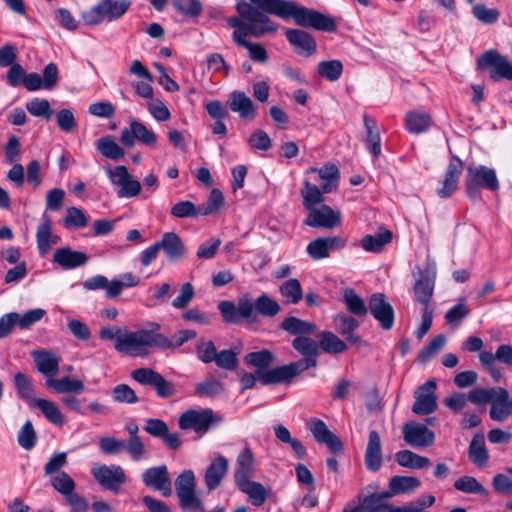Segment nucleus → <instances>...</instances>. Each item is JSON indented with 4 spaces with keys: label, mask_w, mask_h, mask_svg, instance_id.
Returning a JSON list of instances; mask_svg holds the SVG:
<instances>
[{
    "label": "nucleus",
    "mask_w": 512,
    "mask_h": 512,
    "mask_svg": "<svg viewBox=\"0 0 512 512\" xmlns=\"http://www.w3.org/2000/svg\"><path fill=\"white\" fill-rule=\"evenodd\" d=\"M255 7L281 19L293 18L302 27H310L319 31L333 32L336 23L333 18L316 10L298 6L294 1L286 0H250Z\"/></svg>",
    "instance_id": "f257e3e1"
},
{
    "label": "nucleus",
    "mask_w": 512,
    "mask_h": 512,
    "mask_svg": "<svg viewBox=\"0 0 512 512\" xmlns=\"http://www.w3.org/2000/svg\"><path fill=\"white\" fill-rule=\"evenodd\" d=\"M236 10L239 17H231L228 19V25L235 29L233 32V40L235 34L240 32L244 39L247 35L261 37L266 33H273L277 27L267 16L263 10L255 7L252 3L240 1L236 4Z\"/></svg>",
    "instance_id": "f03ea898"
},
{
    "label": "nucleus",
    "mask_w": 512,
    "mask_h": 512,
    "mask_svg": "<svg viewBox=\"0 0 512 512\" xmlns=\"http://www.w3.org/2000/svg\"><path fill=\"white\" fill-rule=\"evenodd\" d=\"M158 346H163V339L160 337V333L152 329L129 331L125 328L114 344V348L118 352L133 356L146 355L149 348H158Z\"/></svg>",
    "instance_id": "7ed1b4c3"
},
{
    "label": "nucleus",
    "mask_w": 512,
    "mask_h": 512,
    "mask_svg": "<svg viewBox=\"0 0 512 512\" xmlns=\"http://www.w3.org/2000/svg\"><path fill=\"white\" fill-rule=\"evenodd\" d=\"M130 6V0H100L95 6L82 13V19L89 26L114 22L122 18Z\"/></svg>",
    "instance_id": "20e7f679"
},
{
    "label": "nucleus",
    "mask_w": 512,
    "mask_h": 512,
    "mask_svg": "<svg viewBox=\"0 0 512 512\" xmlns=\"http://www.w3.org/2000/svg\"><path fill=\"white\" fill-rule=\"evenodd\" d=\"M175 492L179 505L186 512H204V503L196 495V479L192 470H184L175 480Z\"/></svg>",
    "instance_id": "39448f33"
},
{
    "label": "nucleus",
    "mask_w": 512,
    "mask_h": 512,
    "mask_svg": "<svg viewBox=\"0 0 512 512\" xmlns=\"http://www.w3.org/2000/svg\"><path fill=\"white\" fill-rule=\"evenodd\" d=\"M476 69L487 73L495 82L512 81V63L495 49L485 51L476 59Z\"/></svg>",
    "instance_id": "423d86ee"
},
{
    "label": "nucleus",
    "mask_w": 512,
    "mask_h": 512,
    "mask_svg": "<svg viewBox=\"0 0 512 512\" xmlns=\"http://www.w3.org/2000/svg\"><path fill=\"white\" fill-rule=\"evenodd\" d=\"M466 192L469 197H477L480 188L495 191L499 188V182L495 171L486 166H469L465 178Z\"/></svg>",
    "instance_id": "0eeeda50"
},
{
    "label": "nucleus",
    "mask_w": 512,
    "mask_h": 512,
    "mask_svg": "<svg viewBox=\"0 0 512 512\" xmlns=\"http://www.w3.org/2000/svg\"><path fill=\"white\" fill-rule=\"evenodd\" d=\"M131 378L141 385L153 387L159 398H170L176 394L174 384L151 368H137L131 372Z\"/></svg>",
    "instance_id": "6e6552de"
},
{
    "label": "nucleus",
    "mask_w": 512,
    "mask_h": 512,
    "mask_svg": "<svg viewBox=\"0 0 512 512\" xmlns=\"http://www.w3.org/2000/svg\"><path fill=\"white\" fill-rule=\"evenodd\" d=\"M216 422L214 412L210 408L196 410L189 409L178 418V425L182 430H193L197 434H205Z\"/></svg>",
    "instance_id": "1a4fd4ad"
},
{
    "label": "nucleus",
    "mask_w": 512,
    "mask_h": 512,
    "mask_svg": "<svg viewBox=\"0 0 512 512\" xmlns=\"http://www.w3.org/2000/svg\"><path fill=\"white\" fill-rule=\"evenodd\" d=\"M136 141L154 148L157 144V135L148 129L142 122L131 119L129 127L122 129L120 134V142L128 148L135 145Z\"/></svg>",
    "instance_id": "9d476101"
},
{
    "label": "nucleus",
    "mask_w": 512,
    "mask_h": 512,
    "mask_svg": "<svg viewBox=\"0 0 512 512\" xmlns=\"http://www.w3.org/2000/svg\"><path fill=\"white\" fill-rule=\"evenodd\" d=\"M91 474L105 489L118 493L126 481L124 470L119 465L98 464L92 467Z\"/></svg>",
    "instance_id": "9b49d317"
},
{
    "label": "nucleus",
    "mask_w": 512,
    "mask_h": 512,
    "mask_svg": "<svg viewBox=\"0 0 512 512\" xmlns=\"http://www.w3.org/2000/svg\"><path fill=\"white\" fill-rule=\"evenodd\" d=\"M437 383L434 379L428 380L414 392L415 402L412 412L416 415H429L437 409Z\"/></svg>",
    "instance_id": "f8f14e48"
},
{
    "label": "nucleus",
    "mask_w": 512,
    "mask_h": 512,
    "mask_svg": "<svg viewBox=\"0 0 512 512\" xmlns=\"http://www.w3.org/2000/svg\"><path fill=\"white\" fill-rule=\"evenodd\" d=\"M141 479L146 487L161 492L165 497L172 494V482L166 465L150 467L144 470Z\"/></svg>",
    "instance_id": "ddd939ff"
},
{
    "label": "nucleus",
    "mask_w": 512,
    "mask_h": 512,
    "mask_svg": "<svg viewBox=\"0 0 512 512\" xmlns=\"http://www.w3.org/2000/svg\"><path fill=\"white\" fill-rule=\"evenodd\" d=\"M302 364L296 361L258 373V379L263 385L290 383L303 372Z\"/></svg>",
    "instance_id": "4468645a"
},
{
    "label": "nucleus",
    "mask_w": 512,
    "mask_h": 512,
    "mask_svg": "<svg viewBox=\"0 0 512 512\" xmlns=\"http://www.w3.org/2000/svg\"><path fill=\"white\" fill-rule=\"evenodd\" d=\"M368 309L383 329L390 330L393 327L394 309L384 294L375 293L371 295Z\"/></svg>",
    "instance_id": "2eb2a0df"
},
{
    "label": "nucleus",
    "mask_w": 512,
    "mask_h": 512,
    "mask_svg": "<svg viewBox=\"0 0 512 512\" xmlns=\"http://www.w3.org/2000/svg\"><path fill=\"white\" fill-rule=\"evenodd\" d=\"M308 212V216L305 219L307 226L332 229L341 223V213L334 211L328 205L311 208Z\"/></svg>",
    "instance_id": "dca6fc26"
},
{
    "label": "nucleus",
    "mask_w": 512,
    "mask_h": 512,
    "mask_svg": "<svg viewBox=\"0 0 512 512\" xmlns=\"http://www.w3.org/2000/svg\"><path fill=\"white\" fill-rule=\"evenodd\" d=\"M403 438L415 448H425L434 443L435 435L426 425L409 422L403 426Z\"/></svg>",
    "instance_id": "f3484780"
},
{
    "label": "nucleus",
    "mask_w": 512,
    "mask_h": 512,
    "mask_svg": "<svg viewBox=\"0 0 512 512\" xmlns=\"http://www.w3.org/2000/svg\"><path fill=\"white\" fill-rule=\"evenodd\" d=\"M308 427L317 442L325 444L332 453H342L343 444L340 438L331 432L322 420L314 418Z\"/></svg>",
    "instance_id": "a211bd4d"
},
{
    "label": "nucleus",
    "mask_w": 512,
    "mask_h": 512,
    "mask_svg": "<svg viewBox=\"0 0 512 512\" xmlns=\"http://www.w3.org/2000/svg\"><path fill=\"white\" fill-rule=\"evenodd\" d=\"M292 346L303 356L302 359L296 362L302 364L304 371L317 366L319 343L309 337L298 336L292 341Z\"/></svg>",
    "instance_id": "6ab92c4d"
},
{
    "label": "nucleus",
    "mask_w": 512,
    "mask_h": 512,
    "mask_svg": "<svg viewBox=\"0 0 512 512\" xmlns=\"http://www.w3.org/2000/svg\"><path fill=\"white\" fill-rule=\"evenodd\" d=\"M346 241L340 236L317 238L307 245V253L314 260L329 257L330 251L344 248Z\"/></svg>",
    "instance_id": "aec40b11"
},
{
    "label": "nucleus",
    "mask_w": 512,
    "mask_h": 512,
    "mask_svg": "<svg viewBox=\"0 0 512 512\" xmlns=\"http://www.w3.org/2000/svg\"><path fill=\"white\" fill-rule=\"evenodd\" d=\"M227 104L244 121H252L257 116V108L252 99L243 91L235 90L229 94Z\"/></svg>",
    "instance_id": "412c9836"
},
{
    "label": "nucleus",
    "mask_w": 512,
    "mask_h": 512,
    "mask_svg": "<svg viewBox=\"0 0 512 512\" xmlns=\"http://www.w3.org/2000/svg\"><path fill=\"white\" fill-rule=\"evenodd\" d=\"M462 171V161L459 157L452 156L444 174L442 186L437 190V195L440 198H448L456 191Z\"/></svg>",
    "instance_id": "4be33fe9"
},
{
    "label": "nucleus",
    "mask_w": 512,
    "mask_h": 512,
    "mask_svg": "<svg viewBox=\"0 0 512 512\" xmlns=\"http://www.w3.org/2000/svg\"><path fill=\"white\" fill-rule=\"evenodd\" d=\"M160 250L162 249L169 262L181 260L187 255V248L178 234L165 232L160 241H157Z\"/></svg>",
    "instance_id": "5701e85b"
},
{
    "label": "nucleus",
    "mask_w": 512,
    "mask_h": 512,
    "mask_svg": "<svg viewBox=\"0 0 512 512\" xmlns=\"http://www.w3.org/2000/svg\"><path fill=\"white\" fill-rule=\"evenodd\" d=\"M59 240L60 237L52 233L50 216L44 213L36 231V242L39 254L41 256L47 255L51 247L57 244Z\"/></svg>",
    "instance_id": "b1692460"
},
{
    "label": "nucleus",
    "mask_w": 512,
    "mask_h": 512,
    "mask_svg": "<svg viewBox=\"0 0 512 512\" xmlns=\"http://www.w3.org/2000/svg\"><path fill=\"white\" fill-rule=\"evenodd\" d=\"M228 468L229 462L224 456L218 455L212 460L204 475L205 485L210 491L220 486L228 472Z\"/></svg>",
    "instance_id": "393cba45"
},
{
    "label": "nucleus",
    "mask_w": 512,
    "mask_h": 512,
    "mask_svg": "<svg viewBox=\"0 0 512 512\" xmlns=\"http://www.w3.org/2000/svg\"><path fill=\"white\" fill-rule=\"evenodd\" d=\"M435 275L421 273L419 279L413 286L414 297L417 302L423 305V308H433L431 299L434 292Z\"/></svg>",
    "instance_id": "a878e982"
},
{
    "label": "nucleus",
    "mask_w": 512,
    "mask_h": 512,
    "mask_svg": "<svg viewBox=\"0 0 512 512\" xmlns=\"http://www.w3.org/2000/svg\"><path fill=\"white\" fill-rule=\"evenodd\" d=\"M31 355L37 370L46 377L53 378L59 371L60 357L45 350H33Z\"/></svg>",
    "instance_id": "bb28decb"
},
{
    "label": "nucleus",
    "mask_w": 512,
    "mask_h": 512,
    "mask_svg": "<svg viewBox=\"0 0 512 512\" xmlns=\"http://www.w3.org/2000/svg\"><path fill=\"white\" fill-rule=\"evenodd\" d=\"M53 261L64 269H74L87 263L88 257L81 251L62 247L55 250Z\"/></svg>",
    "instance_id": "cd10ccee"
},
{
    "label": "nucleus",
    "mask_w": 512,
    "mask_h": 512,
    "mask_svg": "<svg viewBox=\"0 0 512 512\" xmlns=\"http://www.w3.org/2000/svg\"><path fill=\"white\" fill-rule=\"evenodd\" d=\"M365 465L369 471L376 472L382 465L381 439L377 431L369 432L368 443L365 450Z\"/></svg>",
    "instance_id": "c85d7f7f"
},
{
    "label": "nucleus",
    "mask_w": 512,
    "mask_h": 512,
    "mask_svg": "<svg viewBox=\"0 0 512 512\" xmlns=\"http://www.w3.org/2000/svg\"><path fill=\"white\" fill-rule=\"evenodd\" d=\"M288 42L299 52L310 56L316 51V42L307 32L288 28L285 31Z\"/></svg>",
    "instance_id": "c756f323"
},
{
    "label": "nucleus",
    "mask_w": 512,
    "mask_h": 512,
    "mask_svg": "<svg viewBox=\"0 0 512 512\" xmlns=\"http://www.w3.org/2000/svg\"><path fill=\"white\" fill-rule=\"evenodd\" d=\"M254 471V458L249 448L243 449L237 457L234 480L236 485L251 480Z\"/></svg>",
    "instance_id": "7c9ffc66"
},
{
    "label": "nucleus",
    "mask_w": 512,
    "mask_h": 512,
    "mask_svg": "<svg viewBox=\"0 0 512 512\" xmlns=\"http://www.w3.org/2000/svg\"><path fill=\"white\" fill-rule=\"evenodd\" d=\"M509 398V393L505 388H475L468 394V400L473 404L491 403L492 400L505 401Z\"/></svg>",
    "instance_id": "2f4dec72"
},
{
    "label": "nucleus",
    "mask_w": 512,
    "mask_h": 512,
    "mask_svg": "<svg viewBox=\"0 0 512 512\" xmlns=\"http://www.w3.org/2000/svg\"><path fill=\"white\" fill-rule=\"evenodd\" d=\"M364 127L366 129L365 145L371 154L378 158L381 154V138L377 122L375 119L369 118L364 115L363 117Z\"/></svg>",
    "instance_id": "473e14b6"
},
{
    "label": "nucleus",
    "mask_w": 512,
    "mask_h": 512,
    "mask_svg": "<svg viewBox=\"0 0 512 512\" xmlns=\"http://www.w3.org/2000/svg\"><path fill=\"white\" fill-rule=\"evenodd\" d=\"M46 386L57 393L80 394L85 390L83 381L72 379L68 376L62 377L60 379L49 378L46 380Z\"/></svg>",
    "instance_id": "72a5a7b5"
},
{
    "label": "nucleus",
    "mask_w": 512,
    "mask_h": 512,
    "mask_svg": "<svg viewBox=\"0 0 512 512\" xmlns=\"http://www.w3.org/2000/svg\"><path fill=\"white\" fill-rule=\"evenodd\" d=\"M468 455L471 462L477 467H483L487 464L489 454L483 434L474 435L468 447Z\"/></svg>",
    "instance_id": "f704fd0d"
},
{
    "label": "nucleus",
    "mask_w": 512,
    "mask_h": 512,
    "mask_svg": "<svg viewBox=\"0 0 512 512\" xmlns=\"http://www.w3.org/2000/svg\"><path fill=\"white\" fill-rule=\"evenodd\" d=\"M280 328L287 333L298 337L313 334L316 330V325L312 322H308L294 316H289L281 322Z\"/></svg>",
    "instance_id": "c9c22d12"
},
{
    "label": "nucleus",
    "mask_w": 512,
    "mask_h": 512,
    "mask_svg": "<svg viewBox=\"0 0 512 512\" xmlns=\"http://www.w3.org/2000/svg\"><path fill=\"white\" fill-rule=\"evenodd\" d=\"M96 148L103 157L114 161H118L125 156V150L112 136H105L98 139L96 142Z\"/></svg>",
    "instance_id": "e433bc0d"
},
{
    "label": "nucleus",
    "mask_w": 512,
    "mask_h": 512,
    "mask_svg": "<svg viewBox=\"0 0 512 512\" xmlns=\"http://www.w3.org/2000/svg\"><path fill=\"white\" fill-rule=\"evenodd\" d=\"M405 121L407 130L414 134L427 131L432 124V119L429 114L415 111L408 112Z\"/></svg>",
    "instance_id": "4c0bfd02"
},
{
    "label": "nucleus",
    "mask_w": 512,
    "mask_h": 512,
    "mask_svg": "<svg viewBox=\"0 0 512 512\" xmlns=\"http://www.w3.org/2000/svg\"><path fill=\"white\" fill-rule=\"evenodd\" d=\"M31 407L38 408L45 418L54 425L61 426L64 423V416L60 409L50 400L39 398L34 400V404Z\"/></svg>",
    "instance_id": "58836bf2"
},
{
    "label": "nucleus",
    "mask_w": 512,
    "mask_h": 512,
    "mask_svg": "<svg viewBox=\"0 0 512 512\" xmlns=\"http://www.w3.org/2000/svg\"><path fill=\"white\" fill-rule=\"evenodd\" d=\"M396 462L406 468L422 469L430 464L427 457L418 455L410 450H401L395 454Z\"/></svg>",
    "instance_id": "ea45409f"
},
{
    "label": "nucleus",
    "mask_w": 512,
    "mask_h": 512,
    "mask_svg": "<svg viewBox=\"0 0 512 512\" xmlns=\"http://www.w3.org/2000/svg\"><path fill=\"white\" fill-rule=\"evenodd\" d=\"M237 487L241 492L249 496L255 506H261L268 497L267 490L259 482L249 480L244 483H240Z\"/></svg>",
    "instance_id": "a19ab883"
},
{
    "label": "nucleus",
    "mask_w": 512,
    "mask_h": 512,
    "mask_svg": "<svg viewBox=\"0 0 512 512\" xmlns=\"http://www.w3.org/2000/svg\"><path fill=\"white\" fill-rule=\"evenodd\" d=\"M454 488L457 491L466 494H476L480 496H488L489 491L472 476H461L454 482Z\"/></svg>",
    "instance_id": "79ce46f5"
},
{
    "label": "nucleus",
    "mask_w": 512,
    "mask_h": 512,
    "mask_svg": "<svg viewBox=\"0 0 512 512\" xmlns=\"http://www.w3.org/2000/svg\"><path fill=\"white\" fill-rule=\"evenodd\" d=\"M421 481L413 476H393L389 481V489L399 494H408L418 489Z\"/></svg>",
    "instance_id": "37998d69"
},
{
    "label": "nucleus",
    "mask_w": 512,
    "mask_h": 512,
    "mask_svg": "<svg viewBox=\"0 0 512 512\" xmlns=\"http://www.w3.org/2000/svg\"><path fill=\"white\" fill-rule=\"evenodd\" d=\"M279 292L289 304H297L303 298L301 284L296 278L284 281L279 287Z\"/></svg>",
    "instance_id": "c03bdc74"
},
{
    "label": "nucleus",
    "mask_w": 512,
    "mask_h": 512,
    "mask_svg": "<svg viewBox=\"0 0 512 512\" xmlns=\"http://www.w3.org/2000/svg\"><path fill=\"white\" fill-rule=\"evenodd\" d=\"M319 347L326 353L339 354L346 350L347 345L334 333L324 331L319 334Z\"/></svg>",
    "instance_id": "a18cd8bd"
},
{
    "label": "nucleus",
    "mask_w": 512,
    "mask_h": 512,
    "mask_svg": "<svg viewBox=\"0 0 512 512\" xmlns=\"http://www.w3.org/2000/svg\"><path fill=\"white\" fill-rule=\"evenodd\" d=\"M392 239V233L389 230H384L375 235H365L361 240V246L368 252H379L385 244L389 243Z\"/></svg>",
    "instance_id": "49530a36"
},
{
    "label": "nucleus",
    "mask_w": 512,
    "mask_h": 512,
    "mask_svg": "<svg viewBox=\"0 0 512 512\" xmlns=\"http://www.w3.org/2000/svg\"><path fill=\"white\" fill-rule=\"evenodd\" d=\"M319 178L324 182L322 191L324 193L332 192L338 185L339 169L335 164L327 163L318 170Z\"/></svg>",
    "instance_id": "de8ad7c7"
},
{
    "label": "nucleus",
    "mask_w": 512,
    "mask_h": 512,
    "mask_svg": "<svg viewBox=\"0 0 512 512\" xmlns=\"http://www.w3.org/2000/svg\"><path fill=\"white\" fill-rule=\"evenodd\" d=\"M322 188L310 183L309 181L304 182V188L301 190L303 198V205L309 211L311 208L317 207L324 200Z\"/></svg>",
    "instance_id": "09e8293b"
},
{
    "label": "nucleus",
    "mask_w": 512,
    "mask_h": 512,
    "mask_svg": "<svg viewBox=\"0 0 512 512\" xmlns=\"http://www.w3.org/2000/svg\"><path fill=\"white\" fill-rule=\"evenodd\" d=\"M14 382L19 397L25 400L31 407L34 404V400L38 399L34 397L35 390L32 381L25 374L19 372L15 375Z\"/></svg>",
    "instance_id": "8fccbe9b"
},
{
    "label": "nucleus",
    "mask_w": 512,
    "mask_h": 512,
    "mask_svg": "<svg viewBox=\"0 0 512 512\" xmlns=\"http://www.w3.org/2000/svg\"><path fill=\"white\" fill-rule=\"evenodd\" d=\"M274 359L275 357L273 353L266 349L257 352H251L245 356L246 364L257 368V375L260 371L268 370L267 368L274 362Z\"/></svg>",
    "instance_id": "3c124183"
},
{
    "label": "nucleus",
    "mask_w": 512,
    "mask_h": 512,
    "mask_svg": "<svg viewBox=\"0 0 512 512\" xmlns=\"http://www.w3.org/2000/svg\"><path fill=\"white\" fill-rule=\"evenodd\" d=\"M235 43L239 46L245 47L249 51V57L255 62L264 63L268 59V54L265 48L259 43H251L246 38L244 39L243 34L237 32L235 34Z\"/></svg>",
    "instance_id": "603ef678"
},
{
    "label": "nucleus",
    "mask_w": 512,
    "mask_h": 512,
    "mask_svg": "<svg viewBox=\"0 0 512 512\" xmlns=\"http://www.w3.org/2000/svg\"><path fill=\"white\" fill-rule=\"evenodd\" d=\"M344 303L350 313L356 316H365L368 308L364 300L353 289H345L343 293Z\"/></svg>",
    "instance_id": "864d4df0"
},
{
    "label": "nucleus",
    "mask_w": 512,
    "mask_h": 512,
    "mask_svg": "<svg viewBox=\"0 0 512 512\" xmlns=\"http://www.w3.org/2000/svg\"><path fill=\"white\" fill-rule=\"evenodd\" d=\"M196 336V331L191 329L179 330L174 333L171 338H168L160 333V337L163 339V346H158V348L174 349L182 346L185 342L194 339Z\"/></svg>",
    "instance_id": "5fc2aeb1"
},
{
    "label": "nucleus",
    "mask_w": 512,
    "mask_h": 512,
    "mask_svg": "<svg viewBox=\"0 0 512 512\" xmlns=\"http://www.w3.org/2000/svg\"><path fill=\"white\" fill-rule=\"evenodd\" d=\"M26 110L34 117H41L50 120L54 111L51 108L50 102L43 98H33L26 103Z\"/></svg>",
    "instance_id": "6e6d98bb"
},
{
    "label": "nucleus",
    "mask_w": 512,
    "mask_h": 512,
    "mask_svg": "<svg viewBox=\"0 0 512 512\" xmlns=\"http://www.w3.org/2000/svg\"><path fill=\"white\" fill-rule=\"evenodd\" d=\"M256 311L265 317H274L281 311L280 304L267 294H261L255 299Z\"/></svg>",
    "instance_id": "4d7b16f0"
},
{
    "label": "nucleus",
    "mask_w": 512,
    "mask_h": 512,
    "mask_svg": "<svg viewBox=\"0 0 512 512\" xmlns=\"http://www.w3.org/2000/svg\"><path fill=\"white\" fill-rule=\"evenodd\" d=\"M318 74L331 82L337 81L343 72V64L340 60L321 61L317 68Z\"/></svg>",
    "instance_id": "13d9d810"
},
{
    "label": "nucleus",
    "mask_w": 512,
    "mask_h": 512,
    "mask_svg": "<svg viewBox=\"0 0 512 512\" xmlns=\"http://www.w3.org/2000/svg\"><path fill=\"white\" fill-rule=\"evenodd\" d=\"M51 486L63 497H66L76 488L75 481L66 473L60 472L50 477Z\"/></svg>",
    "instance_id": "bf43d9fd"
},
{
    "label": "nucleus",
    "mask_w": 512,
    "mask_h": 512,
    "mask_svg": "<svg viewBox=\"0 0 512 512\" xmlns=\"http://www.w3.org/2000/svg\"><path fill=\"white\" fill-rule=\"evenodd\" d=\"M473 16L483 24H494L500 17V12L497 8H488L483 3H476L472 7Z\"/></svg>",
    "instance_id": "052dcab7"
},
{
    "label": "nucleus",
    "mask_w": 512,
    "mask_h": 512,
    "mask_svg": "<svg viewBox=\"0 0 512 512\" xmlns=\"http://www.w3.org/2000/svg\"><path fill=\"white\" fill-rule=\"evenodd\" d=\"M433 495H425L414 501L408 502L403 506H396V512H430L428 510L435 503Z\"/></svg>",
    "instance_id": "680f3d73"
},
{
    "label": "nucleus",
    "mask_w": 512,
    "mask_h": 512,
    "mask_svg": "<svg viewBox=\"0 0 512 512\" xmlns=\"http://www.w3.org/2000/svg\"><path fill=\"white\" fill-rule=\"evenodd\" d=\"M361 512H396V506L381 502L379 497L366 496L360 504Z\"/></svg>",
    "instance_id": "e2e57ef3"
},
{
    "label": "nucleus",
    "mask_w": 512,
    "mask_h": 512,
    "mask_svg": "<svg viewBox=\"0 0 512 512\" xmlns=\"http://www.w3.org/2000/svg\"><path fill=\"white\" fill-rule=\"evenodd\" d=\"M18 444L25 450H31L37 440L36 432L30 420H27L18 432Z\"/></svg>",
    "instance_id": "0e129e2a"
},
{
    "label": "nucleus",
    "mask_w": 512,
    "mask_h": 512,
    "mask_svg": "<svg viewBox=\"0 0 512 512\" xmlns=\"http://www.w3.org/2000/svg\"><path fill=\"white\" fill-rule=\"evenodd\" d=\"M224 391V384L216 379H207L197 383L195 392L201 397H214Z\"/></svg>",
    "instance_id": "69168bd1"
},
{
    "label": "nucleus",
    "mask_w": 512,
    "mask_h": 512,
    "mask_svg": "<svg viewBox=\"0 0 512 512\" xmlns=\"http://www.w3.org/2000/svg\"><path fill=\"white\" fill-rule=\"evenodd\" d=\"M112 399L117 403L135 404L139 401L135 391L127 384H118L112 389Z\"/></svg>",
    "instance_id": "338daca9"
},
{
    "label": "nucleus",
    "mask_w": 512,
    "mask_h": 512,
    "mask_svg": "<svg viewBox=\"0 0 512 512\" xmlns=\"http://www.w3.org/2000/svg\"><path fill=\"white\" fill-rule=\"evenodd\" d=\"M170 214L175 218H192L200 215V208L191 201L185 200L174 204L170 209Z\"/></svg>",
    "instance_id": "774afa93"
}]
</instances>
